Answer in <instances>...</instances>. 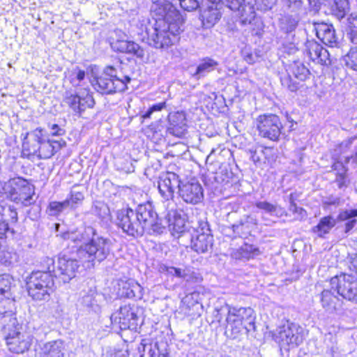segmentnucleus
I'll list each match as a JSON object with an SVG mask.
<instances>
[{
  "label": "nucleus",
  "instance_id": "nucleus-1",
  "mask_svg": "<svg viewBox=\"0 0 357 357\" xmlns=\"http://www.w3.org/2000/svg\"><path fill=\"white\" fill-rule=\"evenodd\" d=\"M182 24L164 20H155L153 24L149 22L145 26L148 44L157 49L169 47L178 40Z\"/></svg>",
  "mask_w": 357,
  "mask_h": 357
},
{
  "label": "nucleus",
  "instance_id": "nucleus-2",
  "mask_svg": "<svg viewBox=\"0 0 357 357\" xmlns=\"http://www.w3.org/2000/svg\"><path fill=\"white\" fill-rule=\"evenodd\" d=\"M47 265L45 271H33L27 278L28 294L35 301H47L54 290V282L50 273L51 266L54 261L52 258L45 259Z\"/></svg>",
  "mask_w": 357,
  "mask_h": 357
},
{
  "label": "nucleus",
  "instance_id": "nucleus-3",
  "mask_svg": "<svg viewBox=\"0 0 357 357\" xmlns=\"http://www.w3.org/2000/svg\"><path fill=\"white\" fill-rule=\"evenodd\" d=\"M112 250V242L109 238L94 233L88 243L81 245L76 250V255L82 263H100L105 260Z\"/></svg>",
  "mask_w": 357,
  "mask_h": 357
},
{
  "label": "nucleus",
  "instance_id": "nucleus-4",
  "mask_svg": "<svg viewBox=\"0 0 357 357\" xmlns=\"http://www.w3.org/2000/svg\"><path fill=\"white\" fill-rule=\"evenodd\" d=\"M255 316L251 307H230L227 317V331L231 335H246L255 331Z\"/></svg>",
  "mask_w": 357,
  "mask_h": 357
},
{
  "label": "nucleus",
  "instance_id": "nucleus-5",
  "mask_svg": "<svg viewBox=\"0 0 357 357\" xmlns=\"http://www.w3.org/2000/svg\"><path fill=\"white\" fill-rule=\"evenodd\" d=\"M130 82L129 76H119L114 67L107 66L103 73L98 77L94 84L95 89L102 94H112L124 91Z\"/></svg>",
  "mask_w": 357,
  "mask_h": 357
},
{
  "label": "nucleus",
  "instance_id": "nucleus-6",
  "mask_svg": "<svg viewBox=\"0 0 357 357\" xmlns=\"http://www.w3.org/2000/svg\"><path fill=\"white\" fill-rule=\"evenodd\" d=\"M256 126L260 137L273 142L279 140L283 129L280 117L273 114L259 115L256 119Z\"/></svg>",
  "mask_w": 357,
  "mask_h": 357
},
{
  "label": "nucleus",
  "instance_id": "nucleus-7",
  "mask_svg": "<svg viewBox=\"0 0 357 357\" xmlns=\"http://www.w3.org/2000/svg\"><path fill=\"white\" fill-rule=\"evenodd\" d=\"M329 284L343 298L357 303V278L352 274L342 273L333 277Z\"/></svg>",
  "mask_w": 357,
  "mask_h": 357
},
{
  "label": "nucleus",
  "instance_id": "nucleus-8",
  "mask_svg": "<svg viewBox=\"0 0 357 357\" xmlns=\"http://www.w3.org/2000/svg\"><path fill=\"white\" fill-rule=\"evenodd\" d=\"M309 69L301 62L294 61L289 68L287 74L280 77L282 85L291 92L296 91L310 77Z\"/></svg>",
  "mask_w": 357,
  "mask_h": 357
},
{
  "label": "nucleus",
  "instance_id": "nucleus-9",
  "mask_svg": "<svg viewBox=\"0 0 357 357\" xmlns=\"http://www.w3.org/2000/svg\"><path fill=\"white\" fill-rule=\"evenodd\" d=\"M116 221L118 227L128 236L139 237L144 233L143 226L141 225L138 216L131 208L119 211Z\"/></svg>",
  "mask_w": 357,
  "mask_h": 357
},
{
  "label": "nucleus",
  "instance_id": "nucleus-10",
  "mask_svg": "<svg viewBox=\"0 0 357 357\" xmlns=\"http://www.w3.org/2000/svg\"><path fill=\"white\" fill-rule=\"evenodd\" d=\"M82 263L77 257L76 252L71 256L63 255L59 257L56 268L51 266V270L54 272V276L59 277L63 282H68L75 277L76 272Z\"/></svg>",
  "mask_w": 357,
  "mask_h": 357
},
{
  "label": "nucleus",
  "instance_id": "nucleus-11",
  "mask_svg": "<svg viewBox=\"0 0 357 357\" xmlns=\"http://www.w3.org/2000/svg\"><path fill=\"white\" fill-rule=\"evenodd\" d=\"M213 236L208 223L199 221V227L191 236V248L197 253H206L212 249Z\"/></svg>",
  "mask_w": 357,
  "mask_h": 357
},
{
  "label": "nucleus",
  "instance_id": "nucleus-12",
  "mask_svg": "<svg viewBox=\"0 0 357 357\" xmlns=\"http://www.w3.org/2000/svg\"><path fill=\"white\" fill-rule=\"evenodd\" d=\"M151 13L155 20H164L167 22L183 24V20L179 11L171 3V0H153Z\"/></svg>",
  "mask_w": 357,
  "mask_h": 357
},
{
  "label": "nucleus",
  "instance_id": "nucleus-13",
  "mask_svg": "<svg viewBox=\"0 0 357 357\" xmlns=\"http://www.w3.org/2000/svg\"><path fill=\"white\" fill-rule=\"evenodd\" d=\"M181 181L178 175L174 172H167L162 174L158 181V188L160 197L167 202V206L170 204V201L174 200L175 190H179Z\"/></svg>",
  "mask_w": 357,
  "mask_h": 357
},
{
  "label": "nucleus",
  "instance_id": "nucleus-14",
  "mask_svg": "<svg viewBox=\"0 0 357 357\" xmlns=\"http://www.w3.org/2000/svg\"><path fill=\"white\" fill-rule=\"evenodd\" d=\"M178 195L184 202L195 205L202 202L204 199L203 188L198 181L195 180L181 182Z\"/></svg>",
  "mask_w": 357,
  "mask_h": 357
},
{
  "label": "nucleus",
  "instance_id": "nucleus-15",
  "mask_svg": "<svg viewBox=\"0 0 357 357\" xmlns=\"http://www.w3.org/2000/svg\"><path fill=\"white\" fill-rule=\"evenodd\" d=\"M140 357H169L168 344L166 342H152L143 339L138 347Z\"/></svg>",
  "mask_w": 357,
  "mask_h": 357
},
{
  "label": "nucleus",
  "instance_id": "nucleus-16",
  "mask_svg": "<svg viewBox=\"0 0 357 357\" xmlns=\"http://www.w3.org/2000/svg\"><path fill=\"white\" fill-rule=\"evenodd\" d=\"M10 199L16 204H22L24 206L31 205L35 201L33 199L34 189L32 185L23 180L13 188L9 192Z\"/></svg>",
  "mask_w": 357,
  "mask_h": 357
},
{
  "label": "nucleus",
  "instance_id": "nucleus-17",
  "mask_svg": "<svg viewBox=\"0 0 357 357\" xmlns=\"http://www.w3.org/2000/svg\"><path fill=\"white\" fill-rule=\"evenodd\" d=\"M111 321L114 327L118 325L121 330H125L130 327L131 321H136L137 319L136 309L135 306L125 305L121 306L119 310L111 315Z\"/></svg>",
  "mask_w": 357,
  "mask_h": 357
},
{
  "label": "nucleus",
  "instance_id": "nucleus-18",
  "mask_svg": "<svg viewBox=\"0 0 357 357\" xmlns=\"http://www.w3.org/2000/svg\"><path fill=\"white\" fill-rule=\"evenodd\" d=\"M314 30L317 38L326 45L333 47L337 45V38L332 24L314 23Z\"/></svg>",
  "mask_w": 357,
  "mask_h": 357
},
{
  "label": "nucleus",
  "instance_id": "nucleus-19",
  "mask_svg": "<svg viewBox=\"0 0 357 357\" xmlns=\"http://www.w3.org/2000/svg\"><path fill=\"white\" fill-rule=\"evenodd\" d=\"M112 48L116 52L132 54L137 58H143L144 50L136 43L124 39H117L111 43Z\"/></svg>",
  "mask_w": 357,
  "mask_h": 357
},
{
  "label": "nucleus",
  "instance_id": "nucleus-20",
  "mask_svg": "<svg viewBox=\"0 0 357 357\" xmlns=\"http://www.w3.org/2000/svg\"><path fill=\"white\" fill-rule=\"evenodd\" d=\"M134 211L136 215L138 216L144 231L150 227L153 221L158 219V214L154 211L153 206L150 202L138 205Z\"/></svg>",
  "mask_w": 357,
  "mask_h": 357
},
{
  "label": "nucleus",
  "instance_id": "nucleus-21",
  "mask_svg": "<svg viewBox=\"0 0 357 357\" xmlns=\"http://www.w3.org/2000/svg\"><path fill=\"white\" fill-rule=\"evenodd\" d=\"M185 121V116L183 112L170 114L169 115L168 132L178 137H182L187 132Z\"/></svg>",
  "mask_w": 357,
  "mask_h": 357
},
{
  "label": "nucleus",
  "instance_id": "nucleus-22",
  "mask_svg": "<svg viewBox=\"0 0 357 357\" xmlns=\"http://www.w3.org/2000/svg\"><path fill=\"white\" fill-rule=\"evenodd\" d=\"M335 293L336 291H334L328 283V286L324 289L320 295L321 305L328 312H334L341 305V301Z\"/></svg>",
  "mask_w": 357,
  "mask_h": 357
},
{
  "label": "nucleus",
  "instance_id": "nucleus-23",
  "mask_svg": "<svg viewBox=\"0 0 357 357\" xmlns=\"http://www.w3.org/2000/svg\"><path fill=\"white\" fill-rule=\"evenodd\" d=\"M344 160L346 163L349 162V156H340L337 162H335L332 166L333 171L335 172L336 178L335 182L337 183L340 189L347 188L349 183L347 178V168L343 164L342 160Z\"/></svg>",
  "mask_w": 357,
  "mask_h": 357
},
{
  "label": "nucleus",
  "instance_id": "nucleus-24",
  "mask_svg": "<svg viewBox=\"0 0 357 357\" xmlns=\"http://www.w3.org/2000/svg\"><path fill=\"white\" fill-rule=\"evenodd\" d=\"M17 319L12 311L5 312L0 315V328L4 335H20L17 331Z\"/></svg>",
  "mask_w": 357,
  "mask_h": 357
},
{
  "label": "nucleus",
  "instance_id": "nucleus-25",
  "mask_svg": "<svg viewBox=\"0 0 357 357\" xmlns=\"http://www.w3.org/2000/svg\"><path fill=\"white\" fill-rule=\"evenodd\" d=\"M222 13L217 5L211 4L204 9L200 15L203 26L206 29L213 27L220 20Z\"/></svg>",
  "mask_w": 357,
  "mask_h": 357
},
{
  "label": "nucleus",
  "instance_id": "nucleus-26",
  "mask_svg": "<svg viewBox=\"0 0 357 357\" xmlns=\"http://www.w3.org/2000/svg\"><path fill=\"white\" fill-rule=\"evenodd\" d=\"M167 218L170 219L169 230L171 231L172 235L180 234L185 231V219L176 211H168Z\"/></svg>",
  "mask_w": 357,
  "mask_h": 357
},
{
  "label": "nucleus",
  "instance_id": "nucleus-27",
  "mask_svg": "<svg viewBox=\"0 0 357 357\" xmlns=\"http://www.w3.org/2000/svg\"><path fill=\"white\" fill-rule=\"evenodd\" d=\"M96 231L91 226L84 227L68 234V238L75 243H82V245L86 244L94 235Z\"/></svg>",
  "mask_w": 357,
  "mask_h": 357
},
{
  "label": "nucleus",
  "instance_id": "nucleus-28",
  "mask_svg": "<svg viewBox=\"0 0 357 357\" xmlns=\"http://www.w3.org/2000/svg\"><path fill=\"white\" fill-rule=\"evenodd\" d=\"M336 220L332 215L321 218L319 223L312 227V231L319 237L323 238L335 226Z\"/></svg>",
  "mask_w": 357,
  "mask_h": 357
},
{
  "label": "nucleus",
  "instance_id": "nucleus-29",
  "mask_svg": "<svg viewBox=\"0 0 357 357\" xmlns=\"http://www.w3.org/2000/svg\"><path fill=\"white\" fill-rule=\"evenodd\" d=\"M330 12L339 20L344 18L349 10L348 0H331L327 6Z\"/></svg>",
  "mask_w": 357,
  "mask_h": 357
},
{
  "label": "nucleus",
  "instance_id": "nucleus-30",
  "mask_svg": "<svg viewBox=\"0 0 357 357\" xmlns=\"http://www.w3.org/2000/svg\"><path fill=\"white\" fill-rule=\"evenodd\" d=\"M41 131L42 130L39 128H37L33 131L32 134L33 136V139L31 144L26 140V137L24 138L22 143V148L23 151H27L29 155H38L40 150V137L42 136Z\"/></svg>",
  "mask_w": 357,
  "mask_h": 357
},
{
  "label": "nucleus",
  "instance_id": "nucleus-31",
  "mask_svg": "<svg viewBox=\"0 0 357 357\" xmlns=\"http://www.w3.org/2000/svg\"><path fill=\"white\" fill-rule=\"evenodd\" d=\"M63 347V343L61 340L48 342L42 347L43 357H61Z\"/></svg>",
  "mask_w": 357,
  "mask_h": 357
},
{
  "label": "nucleus",
  "instance_id": "nucleus-32",
  "mask_svg": "<svg viewBox=\"0 0 357 357\" xmlns=\"http://www.w3.org/2000/svg\"><path fill=\"white\" fill-rule=\"evenodd\" d=\"M218 66V63L215 60L209 57L204 58L200 61L193 76L199 79L201 77L205 76L207 73L214 70Z\"/></svg>",
  "mask_w": 357,
  "mask_h": 357
},
{
  "label": "nucleus",
  "instance_id": "nucleus-33",
  "mask_svg": "<svg viewBox=\"0 0 357 357\" xmlns=\"http://www.w3.org/2000/svg\"><path fill=\"white\" fill-rule=\"evenodd\" d=\"M357 208L346 209L341 211L337 215L340 221H347L345 223V232H349L356 225Z\"/></svg>",
  "mask_w": 357,
  "mask_h": 357
},
{
  "label": "nucleus",
  "instance_id": "nucleus-34",
  "mask_svg": "<svg viewBox=\"0 0 357 357\" xmlns=\"http://www.w3.org/2000/svg\"><path fill=\"white\" fill-rule=\"evenodd\" d=\"M6 340L9 349L15 353H23L29 349V344L27 341L20 339V336H6Z\"/></svg>",
  "mask_w": 357,
  "mask_h": 357
},
{
  "label": "nucleus",
  "instance_id": "nucleus-35",
  "mask_svg": "<svg viewBox=\"0 0 357 357\" xmlns=\"http://www.w3.org/2000/svg\"><path fill=\"white\" fill-rule=\"evenodd\" d=\"M19 255L11 248H0V264L10 266L18 261Z\"/></svg>",
  "mask_w": 357,
  "mask_h": 357
},
{
  "label": "nucleus",
  "instance_id": "nucleus-36",
  "mask_svg": "<svg viewBox=\"0 0 357 357\" xmlns=\"http://www.w3.org/2000/svg\"><path fill=\"white\" fill-rule=\"evenodd\" d=\"M257 223V219L251 215H245L237 223L232 225L234 232L240 233L245 231L249 232L250 229L256 226Z\"/></svg>",
  "mask_w": 357,
  "mask_h": 357
},
{
  "label": "nucleus",
  "instance_id": "nucleus-37",
  "mask_svg": "<svg viewBox=\"0 0 357 357\" xmlns=\"http://www.w3.org/2000/svg\"><path fill=\"white\" fill-rule=\"evenodd\" d=\"M169 222L170 219H168L167 213L164 220L158 217V219L153 221L152 224L150 225V227H149L146 230L150 234L155 235L163 234L166 231L167 227H169Z\"/></svg>",
  "mask_w": 357,
  "mask_h": 357
},
{
  "label": "nucleus",
  "instance_id": "nucleus-38",
  "mask_svg": "<svg viewBox=\"0 0 357 357\" xmlns=\"http://www.w3.org/2000/svg\"><path fill=\"white\" fill-rule=\"evenodd\" d=\"M12 278L8 275H0V300L6 298L10 300Z\"/></svg>",
  "mask_w": 357,
  "mask_h": 357
},
{
  "label": "nucleus",
  "instance_id": "nucleus-39",
  "mask_svg": "<svg viewBox=\"0 0 357 357\" xmlns=\"http://www.w3.org/2000/svg\"><path fill=\"white\" fill-rule=\"evenodd\" d=\"M266 9L271 10L275 4L278 0H262ZM284 5L291 11L297 12L301 9L303 1L301 0H282Z\"/></svg>",
  "mask_w": 357,
  "mask_h": 357
},
{
  "label": "nucleus",
  "instance_id": "nucleus-40",
  "mask_svg": "<svg viewBox=\"0 0 357 357\" xmlns=\"http://www.w3.org/2000/svg\"><path fill=\"white\" fill-rule=\"evenodd\" d=\"M259 253L260 252L258 248L252 245L245 244L238 250V256L236 255V257L243 259H249L259 255Z\"/></svg>",
  "mask_w": 357,
  "mask_h": 357
},
{
  "label": "nucleus",
  "instance_id": "nucleus-41",
  "mask_svg": "<svg viewBox=\"0 0 357 357\" xmlns=\"http://www.w3.org/2000/svg\"><path fill=\"white\" fill-rule=\"evenodd\" d=\"M84 199V194L82 192L76 190L75 188H73L70 192V197L65 201L66 202H68V207L75 209L82 204Z\"/></svg>",
  "mask_w": 357,
  "mask_h": 357
},
{
  "label": "nucleus",
  "instance_id": "nucleus-42",
  "mask_svg": "<svg viewBox=\"0 0 357 357\" xmlns=\"http://www.w3.org/2000/svg\"><path fill=\"white\" fill-rule=\"evenodd\" d=\"M303 331L301 327L289 321H287L280 326L278 331V335H301Z\"/></svg>",
  "mask_w": 357,
  "mask_h": 357
},
{
  "label": "nucleus",
  "instance_id": "nucleus-43",
  "mask_svg": "<svg viewBox=\"0 0 357 357\" xmlns=\"http://www.w3.org/2000/svg\"><path fill=\"white\" fill-rule=\"evenodd\" d=\"M54 149L53 143L51 142V140L43 142L40 138V150L38 156L43 159L50 158L54 154Z\"/></svg>",
  "mask_w": 357,
  "mask_h": 357
},
{
  "label": "nucleus",
  "instance_id": "nucleus-44",
  "mask_svg": "<svg viewBox=\"0 0 357 357\" xmlns=\"http://www.w3.org/2000/svg\"><path fill=\"white\" fill-rule=\"evenodd\" d=\"M255 206L270 214L271 215H278L281 208L276 204H272L266 201H260L255 203Z\"/></svg>",
  "mask_w": 357,
  "mask_h": 357
},
{
  "label": "nucleus",
  "instance_id": "nucleus-45",
  "mask_svg": "<svg viewBox=\"0 0 357 357\" xmlns=\"http://www.w3.org/2000/svg\"><path fill=\"white\" fill-rule=\"evenodd\" d=\"M322 46L314 40H310L306 43L305 52L310 59L315 62L319 52L321 50Z\"/></svg>",
  "mask_w": 357,
  "mask_h": 357
},
{
  "label": "nucleus",
  "instance_id": "nucleus-46",
  "mask_svg": "<svg viewBox=\"0 0 357 357\" xmlns=\"http://www.w3.org/2000/svg\"><path fill=\"white\" fill-rule=\"evenodd\" d=\"M345 65L353 70L357 71V45L351 47L343 57Z\"/></svg>",
  "mask_w": 357,
  "mask_h": 357
},
{
  "label": "nucleus",
  "instance_id": "nucleus-47",
  "mask_svg": "<svg viewBox=\"0 0 357 357\" xmlns=\"http://www.w3.org/2000/svg\"><path fill=\"white\" fill-rule=\"evenodd\" d=\"M64 102L68 105L75 112L80 113L79 95L73 94L67 92L63 99Z\"/></svg>",
  "mask_w": 357,
  "mask_h": 357
},
{
  "label": "nucleus",
  "instance_id": "nucleus-48",
  "mask_svg": "<svg viewBox=\"0 0 357 357\" xmlns=\"http://www.w3.org/2000/svg\"><path fill=\"white\" fill-rule=\"evenodd\" d=\"M198 305V303L192 301L190 298L186 296L182 300L180 309L185 315L192 316L195 314V308H197Z\"/></svg>",
  "mask_w": 357,
  "mask_h": 357
},
{
  "label": "nucleus",
  "instance_id": "nucleus-49",
  "mask_svg": "<svg viewBox=\"0 0 357 357\" xmlns=\"http://www.w3.org/2000/svg\"><path fill=\"white\" fill-rule=\"evenodd\" d=\"M68 202H52L50 203L48 209L49 213L50 215H58L62 211H63L66 208H68Z\"/></svg>",
  "mask_w": 357,
  "mask_h": 357
},
{
  "label": "nucleus",
  "instance_id": "nucleus-50",
  "mask_svg": "<svg viewBox=\"0 0 357 357\" xmlns=\"http://www.w3.org/2000/svg\"><path fill=\"white\" fill-rule=\"evenodd\" d=\"M80 102V113L86 110V108H92L94 106V99L90 93L88 92L86 94L79 95Z\"/></svg>",
  "mask_w": 357,
  "mask_h": 357
},
{
  "label": "nucleus",
  "instance_id": "nucleus-51",
  "mask_svg": "<svg viewBox=\"0 0 357 357\" xmlns=\"http://www.w3.org/2000/svg\"><path fill=\"white\" fill-rule=\"evenodd\" d=\"M128 286H130V292H126L125 296L129 298H140L142 296V287L134 282L128 284Z\"/></svg>",
  "mask_w": 357,
  "mask_h": 357
},
{
  "label": "nucleus",
  "instance_id": "nucleus-52",
  "mask_svg": "<svg viewBox=\"0 0 357 357\" xmlns=\"http://www.w3.org/2000/svg\"><path fill=\"white\" fill-rule=\"evenodd\" d=\"M181 8L184 10L192 12L199 8V0H178Z\"/></svg>",
  "mask_w": 357,
  "mask_h": 357
},
{
  "label": "nucleus",
  "instance_id": "nucleus-53",
  "mask_svg": "<svg viewBox=\"0 0 357 357\" xmlns=\"http://www.w3.org/2000/svg\"><path fill=\"white\" fill-rule=\"evenodd\" d=\"M315 62L326 66L331 63L330 54L326 49L322 47L321 50L319 52V55Z\"/></svg>",
  "mask_w": 357,
  "mask_h": 357
},
{
  "label": "nucleus",
  "instance_id": "nucleus-54",
  "mask_svg": "<svg viewBox=\"0 0 357 357\" xmlns=\"http://www.w3.org/2000/svg\"><path fill=\"white\" fill-rule=\"evenodd\" d=\"M166 107V102H161L151 106L149 109L142 115L144 119H149L155 112H160Z\"/></svg>",
  "mask_w": 357,
  "mask_h": 357
},
{
  "label": "nucleus",
  "instance_id": "nucleus-55",
  "mask_svg": "<svg viewBox=\"0 0 357 357\" xmlns=\"http://www.w3.org/2000/svg\"><path fill=\"white\" fill-rule=\"evenodd\" d=\"M71 83L75 85H79V83L84 79L85 77V71L76 68L74 70L72 74Z\"/></svg>",
  "mask_w": 357,
  "mask_h": 357
},
{
  "label": "nucleus",
  "instance_id": "nucleus-56",
  "mask_svg": "<svg viewBox=\"0 0 357 357\" xmlns=\"http://www.w3.org/2000/svg\"><path fill=\"white\" fill-rule=\"evenodd\" d=\"M165 271L167 272L168 274L176 276L179 278H185L188 275L185 273V270L173 266L165 267Z\"/></svg>",
  "mask_w": 357,
  "mask_h": 357
},
{
  "label": "nucleus",
  "instance_id": "nucleus-57",
  "mask_svg": "<svg viewBox=\"0 0 357 357\" xmlns=\"http://www.w3.org/2000/svg\"><path fill=\"white\" fill-rule=\"evenodd\" d=\"M322 204L326 207L330 206H339L340 204V197L334 195L325 197L322 199Z\"/></svg>",
  "mask_w": 357,
  "mask_h": 357
},
{
  "label": "nucleus",
  "instance_id": "nucleus-58",
  "mask_svg": "<svg viewBox=\"0 0 357 357\" xmlns=\"http://www.w3.org/2000/svg\"><path fill=\"white\" fill-rule=\"evenodd\" d=\"M80 303L84 307L92 308L93 310L98 307V305L95 304V300L92 295L88 294L84 296L82 298Z\"/></svg>",
  "mask_w": 357,
  "mask_h": 357
},
{
  "label": "nucleus",
  "instance_id": "nucleus-59",
  "mask_svg": "<svg viewBox=\"0 0 357 357\" xmlns=\"http://www.w3.org/2000/svg\"><path fill=\"white\" fill-rule=\"evenodd\" d=\"M48 128L50 129V133L52 136H62L66 134V130L64 128L60 127L57 124L49 123Z\"/></svg>",
  "mask_w": 357,
  "mask_h": 357
},
{
  "label": "nucleus",
  "instance_id": "nucleus-60",
  "mask_svg": "<svg viewBox=\"0 0 357 357\" xmlns=\"http://www.w3.org/2000/svg\"><path fill=\"white\" fill-rule=\"evenodd\" d=\"M128 349H114L111 351L109 357H128Z\"/></svg>",
  "mask_w": 357,
  "mask_h": 357
},
{
  "label": "nucleus",
  "instance_id": "nucleus-61",
  "mask_svg": "<svg viewBox=\"0 0 357 357\" xmlns=\"http://www.w3.org/2000/svg\"><path fill=\"white\" fill-rule=\"evenodd\" d=\"M348 27L349 31H357V15L351 14L348 17Z\"/></svg>",
  "mask_w": 357,
  "mask_h": 357
},
{
  "label": "nucleus",
  "instance_id": "nucleus-62",
  "mask_svg": "<svg viewBox=\"0 0 357 357\" xmlns=\"http://www.w3.org/2000/svg\"><path fill=\"white\" fill-rule=\"evenodd\" d=\"M51 142L53 143V146L54 148V153L57 152L59 149H61L62 147L66 146V142L63 139L51 140Z\"/></svg>",
  "mask_w": 357,
  "mask_h": 357
},
{
  "label": "nucleus",
  "instance_id": "nucleus-63",
  "mask_svg": "<svg viewBox=\"0 0 357 357\" xmlns=\"http://www.w3.org/2000/svg\"><path fill=\"white\" fill-rule=\"evenodd\" d=\"M8 230V223H6L5 222H0V238H1L6 234V233Z\"/></svg>",
  "mask_w": 357,
  "mask_h": 357
},
{
  "label": "nucleus",
  "instance_id": "nucleus-64",
  "mask_svg": "<svg viewBox=\"0 0 357 357\" xmlns=\"http://www.w3.org/2000/svg\"><path fill=\"white\" fill-rule=\"evenodd\" d=\"M348 35L351 42L357 45V31H349Z\"/></svg>",
  "mask_w": 357,
  "mask_h": 357
}]
</instances>
